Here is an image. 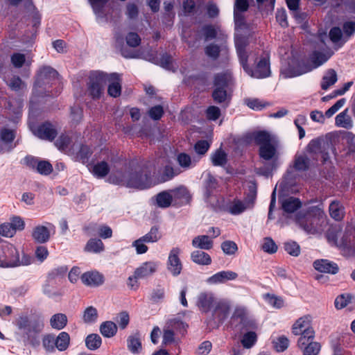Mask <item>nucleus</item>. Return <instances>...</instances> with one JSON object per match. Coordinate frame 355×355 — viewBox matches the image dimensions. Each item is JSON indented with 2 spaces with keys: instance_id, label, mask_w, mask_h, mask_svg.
I'll return each mask as SVG.
<instances>
[{
  "instance_id": "nucleus-43",
  "label": "nucleus",
  "mask_w": 355,
  "mask_h": 355,
  "mask_svg": "<svg viewBox=\"0 0 355 355\" xmlns=\"http://www.w3.org/2000/svg\"><path fill=\"white\" fill-rule=\"evenodd\" d=\"M200 32L205 41H210L216 38L218 31L212 24H205L202 26Z\"/></svg>"
},
{
  "instance_id": "nucleus-31",
  "label": "nucleus",
  "mask_w": 355,
  "mask_h": 355,
  "mask_svg": "<svg viewBox=\"0 0 355 355\" xmlns=\"http://www.w3.org/2000/svg\"><path fill=\"white\" fill-rule=\"evenodd\" d=\"M210 159L213 166L223 167L227 163V154L219 148L211 154Z\"/></svg>"
},
{
  "instance_id": "nucleus-55",
  "label": "nucleus",
  "mask_w": 355,
  "mask_h": 355,
  "mask_svg": "<svg viewBox=\"0 0 355 355\" xmlns=\"http://www.w3.org/2000/svg\"><path fill=\"white\" fill-rule=\"evenodd\" d=\"M257 340V334L254 331H248L243 336L241 343L245 348L249 349L256 343Z\"/></svg>"
},
{
  "instance_id": "nucleus-27",
  "label": "nucleus",
  "mask_w": 355,
  "mask_h": 355,
  "mask_svg": "<svg viewBox=\"0 0 355 355\" xmlns=\"http://www.w3.org/2000/svg\"><path fill=\"white\" fill-rule=\"evenodd\" d=\"M178 168H174L172 166L168 164L164 166L162 171L157 176V182L164 183L171 180L174 177L180 174Z\"/></svg>"
},
{
  "instance_id": "nucleus-21",
  "label": "nucleus",
  "mask_w": 355,
  "mask_h": 355,
  "mask_svg": "<svg viewBox=\"0 0 355 355\" xmlns=\"http://www.w3.org/2000/svg\"><path fill=\"white\" fill-rule=\"evenodd\" d=\"M238 277V274L231 270H222L218 272L207 279V282L211 284H223L229 280H234Z\"/></svg>"
},
{
  "instance_id": "nucleus-11",
  "label": "nucleus",
  "mask_w": 355,
  "mask_h": 355,
  "mask_svg": "<svg viewBox=\"0 0 355 355\" xmlns=\"http://www.w3.org/2000/svg\"><path fill=\"white\" fill-rule=\"evenodd\" d=\"M230 312V306L228 302L224 300L216 302L214 306L212 316L214 318V325L210 322L212 328H218L220 324L228 318Z\"/></svg>"
},
{
  "instance_id": "nucleus-26",
  "label": "nucleus",
  "mask_w": 355,
  "mask_h": 355,
  "mask_svg": "<svg viewBox=\"0 0 355 355\" xmlns=\"http://www.w3.org/2000/svg\"><path fill=\"white\" fill-rule=\"evenodd\" d=\"M211 98L215 103L219 105L225 104L226 106H228L230 101L227 89L220 87H214L211 92Z\"/></svg>"
},
{
  "instance_id": "nucleus-40",
  "label": "nucleus",
  "mask_w": 355,
  "mask_h": 355,
  "mask_svg": "<svg viewBox=\"0 0 355 355\" xmlns=\"http://www.w3.org/2000/svg\"><path fill=\"white\" fill-rule=\"evenodd\" d=\"M50 324L52 328L58 330L64 329L67 324V317L64 313H56L51 316Z\"/></svg>"
},
{
  "instance_id": "nucleus-63",
  "label": "nucleus",
  "mask_w": 355,
  "mask_h": 355,
  "mask_svg": "<svg viewBox=\"0 0 355 355\" xmlns=\"http://www.w3.org/2000/svg\"><path fill=\"white\" fill-rule=\"evenodd\" d=\"M276 167L275 161L265 164L263 166L256 168L255 172L257 175L268 177L272 174V171Z\"/></svg>"
},
{
  "instance_id": "nucleus-54",
  "label": "nucleus",
  "mask_w": 355,
  "mask_h": 355,
  "mask_svg": "<svg viewBox=\"0 0 355 355\" xmlns=\"http://www.w3.org/2000/svg\"><path fill=\"white\" fill-rule=\"evenodd\" d=\"M98 318L97 309L92 306H88L86 308L83 313V319L85 323H93L95 322Z\"/></svg>"
},
{
  "instance_id": "nucleus-41",
  "label": "nucleus",
  "mask_w": 355,
  "mask_h": 355,
  "mask_svg": "<svg viewBox=\"0 0 355 355\" xmlns=\"http://www.w3.org/2000/svg\"><path fill=\"white\" fill-rule=\"evenodd\" d=\"M110 168L105 161L97 162L92 168L93 174L97 178H104L110 173Z\"/></svg>"
},
{
  "instance_id": "nucleus-53",
  "label": "nucleus",
  "mask_w": 355,
  "mask_h": 355,
  "mask_svg": "<svg viewBox=\"0 0 355 355\" xmlns=\"http://www.w3.org/2000/svg\"><path fill=\"white\" fill-rule=\"evenodd\" d=\"M220 51V46L214 43H211L205 48L206 55L214 60H216L219 58Z\"/></svg>"
},
{
  "instance_id": "nucleus-9",
  "label": "nucleus",
  "mask_w": 355,
  "mask_h": 355,
  "mask_svg": "<svg viewBox=\"0 0 355 355\" xmlns=\"http://www.w3.org/2000/svg\"><path fill=\"white\" fill-rule=\"evenodd\" d=\"M329 146V144H325L322 138L317 137L309 141L306 146V151L315 159H317V157H315V156L321 154L322 163H325L329 159L328 152Z\"/></svg>"
},
{
  "instance_id": "nucleus-35",
  "label": "nucleus",
  "mask_w": 355,
  "mask_h": 355,
  "mask_svg": "<svg viewBox=\"0 0 355 355\" xmlns=\"http://www.w3.org/2000/svg\"><path fill=\"white\" fill-rule=\"evenodd\" d=\"M218 187V182L216 178L212 175L209 174L205 181V197L210 198Z\"/></svg>"
},
{
  "instance_id": "nucleus-62",
  "label": "nucleus",
  "mask_w": 355,
  "mask_h": 355,
  "mask_svg": "<svg viewBox=\"0 0 355 355\" xmlns=\"http://www.w3.org/2000/svg\"><path fill=\"white\" fill-rule=\"evenodd\" d=\"M164 114V107L161 105L153 106L148 111V115L151 119L154 121H158L161 119Z\"/></svg>"
},
{
  "instance_id": "nucleus-25",
  "label": "nucleus",
  "mask_w": 355,
  "mask_h": 355,
  "mask_svg": "<svg viewBox=\"0 0 355 355\" xmlns=\"http://www.w3.org/2000/svg\"><path fill=\"white\" fill-rule=\"evenodd\" d=\"M192 245L196 248L209 250L213 248L214 242L207 235H200L192 240Z\"/></svg>"
},
{
  "instance_id": "nucleus-13",
  "label": "nucleus",
  "mask_w": 355,
  "mask_h": 355,
  "mask_svg": "<svg viewBox=\"0 0 355 355\" xmlns=\"http://www.w3.org/2000/svg\"><path fill=\"white\" fill-rule=\"evenodd\" d=\"M33 134L38 138L53 141L58 135L55 127L49 121H44L33 130Z\"/></svg>"
},
{
  "instance_id": "nucleus-38",
  "label": "nucleus",
  "mask_w": 355,
  "mask_h": 355,
  "mask_svg": "<svg viewBox=\"0 0 355 355\" xmlns=\"http://www.w3.org/2000/svg\"><path fill=\"white\" fill-rule=\"evenodd\" d=\"M110 0H88L94 15L98 18H104V8Z\"/></svg>"
},
{
  "instance_id": "nucleus-33",
  "label": "nucleus",
  "mask_w": 355,
  "mask_h": 355,
  "mask_svg": "<svg viewBox=\"0 0 355 355\" xmlns=\"http://www.w3.org/2000/svg\"><path fill=\"white\" fill-rule=\"evenodd\" d=\"M97 230L98 236L103 239H110L112 236V230L110 227L107 225H101L97 227L96 224H90L89 226L85 228L87 231H90L91 232Z\"/></svg>"
},
{
  "instance_id": "nucleus-1",
  "label": "nucleus",
  "mask_w": 355,
  "mask_h": 355,
  "mask_svg": "<svg viewBox=\"0 0 355 355\" xmlns=\"http://www.w3.org/2000/svg\"><path fill=\"white\" fill-rule=\"evenodd\" d=\"M32 262V258L24 254L21 259L19 258L18 250L8 241L0 240V267L15 268L21 265L28 266Z\"/></svg>"
},
{
  "instance_id": "nucleus-51",
  "label": "nucleus",
  "mask_w": 355,
  "mask_h": 355,
  "mask_svg": "<svg viewBox=\"0 0 355 355\" xmlns=\"http://www.w3.org/2000/svg\"><path fill=\"white\" fill-rule=\"evenodd\" d=\"M93 153L92 148L87 145L82 144L77 153V158L83 164L87 163Z\"/></svg>"
},
{
  "instance_id": "nucleus-15",
  "label": "nucleus",
  "mask_w": 355,
  "mask_h": 355,
  "mask_svg": "<svg viewBox=\"0 0 355 355\" xmlns=\"http://www.w3.org/2000/svg\"><path fill=\"white\" fill-rule=\"evenodd\" d=\"M215 297L212 293L202 292L197 297L196 305L202 313H208L215 304Z\"/></svg>"
},
{
  "instance_id": "nucleus-37",
  "label": "nucleus",
  "mask_w": 355,
  "mask_h": 355,
  "mask_svg": "<svg viewBox=\"0 0 355 355\" xmlns=\"http://www.w3.org/2000/svg\"><path fill=\"white\" fill-rule=\"evenodd\" d=\"M173 196L170 191H163L156 196L157 205L161 208H167L171 205Z\"/></svg>"
},
{
  "instance_id": "nucleus-28",
  "label": "nucleus",
  "mask_w": 355,
  "mask_h": 355,
  "mask_svg": "<svg viewBox=\"0 0 355 355\" xmlns=\"http://www.w3.org/2000/svg\"><path fill=\"white\" fill-rule=\"evenodd\" d=\"M351 237L352 233L348 231L342 233L337 246L343 253L350 254L353 251Z\"/></svg>"
},
{
  "instance_id": "nucleus-29",
  "label": "nucleus",
  "mask_w": 355,
  "mask_h": 355,
  "mask_svg": "<svg viewBox=\"0 0 355 355\" xmlns=\"http://www.w3.org/2000/svg\"><path fill=\"white\" fill-rule=\"evenodd\" d=\"M329 212L330 216L337 221L343 220L345 216V208L339 201L334 200L330 203Z\"/></svg>"
},
{
  "instance_id": "nucleus-60",
  "label": "nucleus",
  "mask_w": 355,
  "mask_h": 355,
  "mask_svg": "<svg viewBox=\"0 0 355 355\" xmlns=\"http://www.w3.org/2000/svg\"><path fill=\"white\" fill-rule=\"evenodd\" d=\"M42 345L45 350L48 352H55L56 348L55 337L53 334L46 335L42 340Z\"/></svg>"
},
{
  "instance_id": "nucleus-50",
  "label": "nucleus",
  "mask_w": 355,
  "mask_h": 355,
  "mask_svg": "<svg viewBox=\"0 0 355 355\" xmlns=\"http://www.w3.org/2000/svg\"><path fill=\"white\" fill-rule=\"evenodd\" d=\"M342 233V228L340 225L331 226L327 232V239L334 241L337 245Z\"/></svg>"
},
{
  "instance_id": "nucleus-30",
  "label": "nucleus",
  "mask_w": 355,
  "mask_h": 355,
  "mask_svg": "<svg viewBox=\"0 0 355 355\" xmlns=\"http://www.w3.org/2000/svg\"><path fill=\"white\" fill-rule=\"evenodd\" d=\"M232 80V76L227 72L217 73L213 79L214 87L227 89Z\"/></svg>"
},
{
  "instance_id": "nucleus-52",
  "label": "nucleus",
  "mask_w": 355,
  "mask_h": 355,
  "mask_svg": "<svg viewBox=\"0 0 355 355\" xmlns=\"http://www.w3.org/2000/svg\"><path fill=\"white\" fill-rule=\"evenodd\" d=\"M303 355H318L320 351L321 345L318 342L308 343L300 348Z\"/></svg>"
},
{
  "instance_id": "nucleus-58",
  "label": "nucleus",
  "mask_w": 355,
  "mask_h": 355,
  "mask_svg": "<svg viewBox=\"0 0 355 355\" xmlns=\"http://www.w3.org/2000/svg\"><path fill=\"white\" fill-rule=\"evenodd\" d=\"M35 170L41 175H49L53 171V166L49 161L40 160Z\"/></svg>"
},
{
  "instance_id": "nucleus-57",
  "label": "nucleus",
  "mask_w": 355,
  "mask_h": 355,
  "mask_svg": "<svg viewBox=\"0 0 355 355\" xmlns=\"http://www.w3.org/2000/svg\"><path fill=\"white\" fill-rule=\"evenodd\" d=\"M157 64L167 70H171L173 68V58L168 53L161 54Z\"/></svg>"
},
{
  "instance_id": "nucleus-34",
  "label": "nucleus",
  "mask_w": 355,
  "mask_h": 355,
  "mask_svg": "<svg viewBox=\"0 0 355 355\" xmlns=\"http://www.w3.org/2000/svg\"><path fill=\"white\" fill-rule=\"evenodd\" d=\"M191 259L198 265L207 266L211 263V258L209 254L202 250L192 252Z\"/></svg>"
},
{
  "instance_id": "nucleus-4",
  "label": "nucleus",
  "mask_w": 355,
  "mask_h": 355,
  "mask_svg": "<svg viewBox=\"0 0 355 355\" xmlns=\"http://www.w3.org/2000/svg\"><path fill=\"white\" fill-rule=\"evenodd\" d=\"M240 64L243 71L252 78L262 79L271 75L269 54L261 56L259 60L257 57L252 66L248 64V58Z\"/></svg>"
},
{
  "instance_id": "nucleus-44",
  "label": "nucleus",
  "mask_w": 355,
  "mask_h": 355,
  "mask_svg": "<svg viewBox=\"0 0 355 355\" xmlns=\"http://www.w3.org/2000/svg\"><path fill=\"white\" fill-rule=\"evenodd\" d=\"M102 343L101 336L97 334H92L88 335L85 338L86 347L90 350H96L98 349Z\"/></svg>"
},
{
  "instance_id": "nucleus-23",
  "label": "nucleus",
  "mask_w": 355,
  "mask_h": 355,
  "mask_svg": "<svg viewBox=\"0 0 355 355\" xmlns=\"http://www.w3.org/2000/svg\"><path fill=\"white\" fill-rule=\"evenodd\" d=\"M248 44V40L245 37L241 36L235 39V48L239 64L249 58V55L246 51Z\"/></svg>"
},
{
  "instance_id": "nucleus-20",
  "label": "nucleus",
  "mask_w": 355,
  "mask_h": 355,
  "mask_svg": "<svg viewBox=\"0 0 355 355\" xmlns=\"http://www.w3.org/2000/svg\"><path fill=\"white\" fill-rule=\"evenodd\" d=\"M314 268L320 272L335 275L338 273L339 268L337 263L327 259H318L313 262Z\"/></svg>"
},
{
  "instance_id": "nucleus-22",
  "label": "nucleus",
  "mask_w": 355,
  "mask_h": 355,
  "mask_svg": "<svg viewBox=\"0 0 355 355\" xmlns=\"http://www.w3.org/2000/svg\"><path fill=\"white\" fill-rule=\"evenodd\" d=\"M32 237L35 243H45L51 238L50 231L44 225H37L33 230Z\"/></svg>"
},
{
  "instance_id": "nucleus-59",
  "label": "nucleus",
  "mask_w": 355,
  "mask_h": 355,
  "mask_svg": "<svg viewBox=\"0 0 355 355\" xmlns=\"http://www.w3.org/2000/svg\"><path fill=\"white\" fill-rule=\"evenodd\" d=\"M16 137V132L14 130L3 128L0 130V138L5 144L12 143Z\"/></svg>"
},
{
  "instance_id": "nucleus-32",
  "label": "nucleus",
  "mask_w": 355,
  "mask_h": 355,
  "mask_svg": "<svg viewBox=\"0 0 355 355\" xmlns=\"http://www.w3.org/2000/svg\"><path fill=\"white\" fill-rule=\"evenodd\" d=\"M302 207V202L299 198L289 197L282 202V208L286 213H294Z\"/></svg>"
},
{
  "instance_id": "nucleus-10",
  "label": "nucleus",
  "mask_w": 355,
  "mask_h": 355,
  "mask_svg": "<svg viewBox=\"0 0 355 355\" xmlns=\"http://www.w3.org/2000/svg\"><path fill=\"white\" fill-rule=\"evenodd\" d=\"M158 264L154 261H146L137 268L134 272V275L128 277V285L130 288H133L135 284H132V281L137 283V279H143L154 274L157 270Z\"/></svg>"
},
{
  "instance_id": "nucleus-2",
  "label": "nucleus",
  "mask_w": 355,
  "mask_h": 355,
  "mask_svg": "<svg viewBox=\"0 0 355 355\" xmlns=\"http://www.w3.org/2000/svg\"><path fill=\"white\" fill-rule=\"evenodd\" d=\"M15 324L21 331L24 340L33 346L38 344V335L44 328V324L40 320H31L28 315L21 314L16 319Z\"/></svg>"
},
{
  "instance_id": "nucleus-47",
  "label": "nucleus",
  "mask_w": 355,
  "mask_h": 355,
  "mask_svg": "<svg viewBox=\"0 0 355 355\" xmlns=\"http://www.w3.org/2000/svg\"><path fill=\"white\" fill-rule=\"evenodd\" d=\"M336 125L338 127L345 128H349L352 127V120L350 116L347 114V110L338 114L335 119Z\"/></svg>"
},
{
  "instance_id": "nucleus-46",
  "label": "nucleus",
  "mask_w": 355,
  "mask_h": 355,
  "mask_svg": "<svg viewBox=\"0 0 355 355\" xmlns=\"http://www.w3.org/2000/svg\"><path fill=\"white\" fill-rule=\"evenodd\" d=\"M337 74L334 69H329L326 76L322 78L321 88L327 90L331 85L335 84L337 81Z\"/></svg>"
},
{
  "instance_id": "nucleus-61",
  "label": "nucleus",
  "mask_w": 355,
  "mask_h": 355,
  "mask_svg": "<svg viewBox=\"0 0 355 355\" xmlns=\"http://www.w3.org/2000/svg\"><path fill=\"white\" fill-rule=\"evenodd\" d=\"M297 340V346L299 348L308 345V343H313L315 338V331H308L305 334H300Z\"/></svg>"
},
{
  "instance_id": "nucleus-19",
  "label": "nucleus",
  "mask_w": 355,
  "mask_h": 355,
  "mask_svg": "<svg viewBox=\"0 0 355 355\" xmlns=\"http://www.w3.org/2000/svg\"><path fill=\"white\" fill-rule=\"evenodd\" d=\"M220 209L236 216L243 213L246 209V207L241 200L234 198L233 200H228L227 202L220 206Z\"/></svg>"
},
{
  "instance_id": "nucleus-42",
  "label": "nucleus",
  "mask_w": 355,
  "mask_h": 355,
  "mask_svg": "<svg viewBox=\"0 0 355 355\" xmlns=\"http://www.w3.org/2000/svg\"><path fill=\"white\" fill-rule=\"evenodd\" d=\"M56 348L60 351H65L70 343V336L67 332L62 331L55 338Z\"/></svg>"
},
{
  "instance_id": "nucleus-24",
  "label": "nucleus",
  "mask_w": 355,
  "mask_h": 355,
  "mask_svg": "<svg viewBox=\"0 0 355 355\" xmlns=\"http://www.w3.org/2000/svg\"><path fill=\"white\" fill-rule=\"evenodd\" d=\"M127 347L133 354H137L141 352L142 344L140 338V334L138 331L128 337Z\"/></svg>"
},
{
  "instance_id": "nucleus-49",
  "label": "nucleus",
  "mask_w": 355,
  "mask_h": 355,
  "mask_svg": "<svg viewBox=\"0 0 355 355\" xmlns=\"http://www.w3.org/2000/svg\"><path fill=\"white\" fill-rule=\"evenodd\" d=\"M352 300V295L350 293H343L336 297L334 301L335 308L338 310L346 307Z\"/></svg>"
},
{
  "instance_id": "nucleus-8",
  "label": "nucleus",
  "mask_w": 355,
  "mask_h": 355,
  "mask_svg": "<svg viewBox=\"0 0 355 355\" xmlns=\"http://www.w3.org/2000/svg\"><path fill=\"white\" fill-rule=\"evenodd\" d=\"M313 69L311 62L306 58L297 60L295 64H289L282 73L286 78L300 76Z\"/></svg>"
},
{
  "instance_id": "nucleus-18",
  "label": "nucleus",
  "mask_w": 355,
  "mask_h": 355,
  "mask_svg": "<svg viewBox=\"0 0 355 355\" xmlns=\"http://www.w3.org/2000/svg\"><path fill=\"white\" fill-rule=\"evenodd\" d=\"M107 81L110 83L107 87L108 95L113 98L120 96L121 94V76L117 73H110Z\"/></svg>"
},
{
  "instance_id": "nucleus-5",
  "label": "nucleus",
  "mask_w": 355,
  "mask_h": 355,
  "mask_svg": "<svg viewBox=\"0 0 355 355\" xmlns=\"http://www.w3.org/2000/svg\"><path fill=\"white\" fill-rule=\"evenodd\" d=\"M137 164L135 161L130 162V167L131 171L129 173L128 178L126 181V186L130 188H136L139 189H144L151 187V177L150 172L147 171L146 168L135 167Z\"/></svg>"
},
{
  "instance_id": "nucleus-64",
  "label": "nucleus",
  "mask_w": 355,
  "mask_h": 355,
  "mask_svg": "<svg viewBox=\"0 0 355 355\" xmlns=\"http://www.w3.org/2000/svg\"><path fill=\"white\" fill-rule=\"evenodd\" d=\"M261 248L264 252L268 254H274L277 251L278 247L272 239L266 237L263 239Z\"/></svg>"
},
{
  "instance_id": "nucleus-56",
  "label": "nucleus",
  "mask_w": 355,
  "mask_h": 355,
  "mask_svg": "<svg viewBox=\"0 0 355 355\" xmlns=\"http://www.w3.org/2000/svg\"><path fill=\"white\" fill-rule=\"evenodd\" d=\"M310 159L306 156L300 155L295 159L294 167L297 171H306L309 168Z\"/></svg>"
},
{
  "instance_id": "nucleus-3",
  "label": "nucleus",
  "mask_w": 355,
  "mask_h": 355,
  "mask_svg": "<svg viewBox=\"0 0 355 355\" xmlns=\"http://www.w3.org/2000/svg\"><path fill=\"white\" fill-rule=\"evenodd\" d=\"M250 138L259 146V156L265 161L272 160L277 154V148L272 144L271 135L266 130H257L252 132Z\"/></svg>"
},
{
  "instance_id": "nucleus-14",
  "label": "nucleus",
  "mask_w": 355,
  "mask_h": 355,
  "mask_svg": "<svg viewBox=\"0 0 355 355\" xmlns=\"http://www.w3.org/2000/svg\"><path fill=\"white\" fill-rule=\"evenodd\" d=\"M318 216L309 214L304 220L300 222L302 228L309 234H316L320 231L318 223L320 220V216L322 218L323 212L318 209Z\"/></svg>"
},
{
  "instance_id": "nucleus-7",
  "label": "nucleus",
  "mask_w": 355,
  "mask_h": 355,
  "mask_svg": "<svg viewBox=\"0 0 355 355\" xmlns=\"http://www.w3.org/2000/svg\"><path fill=\"white\" fill-rule=\"evenodd\" d=\"M59 76L58 72L55 69L44 65L38 69L36 73L34 89L43 88L46 90L59 80Z\"/></svg>"
},
{
  "instance_id": "nucleus-16",
  "label": "nucleus",
  "mask_w": 355,
  "mask_h": 355,
  "mask_svg": "<svg viewBox=\"0 0 355 355\" xmlns=\"http://www.w3.org/2000/svg\"><path fill=\"white\" fill-rule=\"evenodd\" d=\"M83 284L89 287H98L104 283V276L98 271H87L80 275Z\"/></svg>"
},
{
  "instance_id": "nucleus-17",
  "label": "nucleus",
  "mask_w": 355,
  "mask_h": 355,
  "mask_svg": "<svg viewBox=\"0 0 355 355\" xmlns=\"http://www.w3.org/2000/svg\"><path fill=\"white\" fill-rule=\"evenodd\" d=\"M308 331H314L311 326V316L305 315L298 318L292 327V333L294 335L305 334Z\"/></svg>"
},
{
  "instance_id": "nucleus-45",
  "label": "nucleus",
  "mask_w": 355,
  "mask_h": 355,
  "mask_svg": "<svg viewBox=\"0 0 355 355\" xmlns=\"http://www.w3.org/2000/svg\"><path fill=\"white\" fill-rule=\"evenodd\" d=\"M170 191L172 193L173 198L175 199L184 200L187 202H189L191 198L189 190L184 186L171 189Z\"/></svg>"
},
{
  "instance_id": "nucleus-6",
  "label": "nucleus",
  "mask_w": 355,
  "mask_h": 355,
  "mask_svg": "<svg viewBox=\"0 0 355 355\" xmlns=\"http://www.w3.org/2000/svg\"><path fill=\"white\" fill-rule=\"evenodd\" d=\"M108 73L100 71H91L87 83L89 96L94 101L99 100L105 90Z\"/></svg>"
},
{
  "instance_id": "nucleus-39",
  "label": "nucleus",
  "mask_w": 355,
  "mask_h": 355,
  "mask_svg": "<svg viewBox=\"0 0 355 355\" xmlns=\"http://www.w3.org/2000/svg\"><path fill=\"white\" fill-rule=\"evenodd\" d=\"M100 332L105 338H112L117 332V326L112 321L103 322L100 326Z\"/></svg>"
},
{
  "instance_id": "nucleus-12",
  "label": "nucleus",
  "mask_w": 355,
  "mask_h": 355,
  "mask_svg": "<svg viewBox=\"0 0 355 355\" xmlns=\"http://www.w3.org/2000/svg\"><path fill=\"white\" fill-rule=\"evenodd\" d=\"M180 252L181 250L179 248H173L168 257L166 268L173 277L180 275L182 270L183 266L179 257Z\"/></svg>"
},
{
  "instance_id": "nucleus-48",
  "label": "nucleus",
  "mask_w": 355,
  "mask_h": 355,
  "mask_svg": "<svg viewBox=\"0 0 355 355\" xmlns=\"http://www.w3.org/2000/svg\"><path fill=\"white\" fill-rule=\"evenodd\" d=\"M146 243H155L162 238V234L157 225L153 226L149 232L141 236Z\"/></svg>"
},
{
  "instance_id": "nucleus-36",
  "label": "nucleus",
  "mask_w": 355,
  "mask_h": 355,
  "mask_svg": "<svg viewBox=\"0 0 355 355\" xmlns=\"http://www.w3.org/2000/svg\"><path fill=\"white\" fill-rule=\"evenodd\" d=\"M105 249L104 244L100 239H90L87 242L84 250L87 252L100 253Z\"/></svg>"
}]
</instances>
